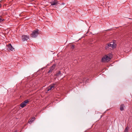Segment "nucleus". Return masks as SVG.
<instances>
[{
	"instance_id": "f257e3e1",
	"label": "nucleus",
	"mask_w": 132,
	"mask_h": 132,
	"mask_svg": "<svg viewBox=\"0 0 132 132\" xmlns=\"http://www.w3.org/2000/svg\"><path fill=\"white\" fill-rule=\"evenodd\" d=\"M39 34V30L38 29L32 31V33L30 35V36L32 38H36Z\"/></svg>"
},
{
	"instance_id": "f03ea898",
	"label": "nucleus",
	"mask_w": 132,
	"mask_h": 132,
	"mask_svg": "<svg viewBox=\"0 0 132 132\" xmlns=\"http://www.w3.org/2000/svg\"><path fill=\"white\" fill-rule=\"evenodd\" d=\"M116 42V41L114 40L113 41V42H111L110 43H109L107 44V45H108L109 46V47H111L112 48H113V47H115L116 46V44H114V42Z\"/></svg>"
},
{
	"instance_id": "7ed1b4c3",
	"label": "nucleus",
	"mask_w": 132,
	"mask_h": 132,
	"mask_svg": "<svg viewBox=\"0 0 132 132\" xmlns=\"http://www.w3.org/2000/svg\"><path fill=\"white\" fill-rule=\"evenodd\" d=\"M29 38V36H28L23 35L22 36V39L23 41H27Z\"/></svg>"
},
{
	"instance_id": "20e7f679",
	"label": "nucleus",
	"mask_w": 132,
	"mask_h": 132,
	"mask_svg": "<svg viewBox=\"0 0 132 132\" xmlns=\"http://www.w3.org/2000/svg\"><path fill=\"white\" fill-rule=\"evenodd\" d=\"M6 46L10 50L12 51L14 50V48L12 46L11 44L7 45Z\"/></svg>"
},
{
	"instance_id": "39448f33",
	"label": "nucleus",
	"mask_w": 132,
	"mask_h": 132,
	"mask_svg": "<svg viewBox=\"0 0 132 132\" xmlns=\"http://www.w3.org/2000/svg\"><path fill=\"white\" fill-rule=\"evenodd\" d=\"M58 1H56L55 0L50 2L52 5H55L57 4Z\"/></svg>"
},
{
	"instance_id": "423d86ee",
	"label": "nucleus",
	"mask_w": 132,
	"mask_h": 132,
	"mask_svg": "<svg viewBox=\"0 0 132 132\" xmlns=\"http://www.w3.org/2000/svg\"><path fill=\"white\" fill-rule=\"evenodd\" d=\"M125 107L124 105L123 104H122L120 106V110L121 111H123L124 110V108Z\"/></svg>"
},
{
	"instance_id": "0eeeda50",
	"label": "nucleus",
	"mask_w": 132,
	"mask_h": 132,
	"mask_svg": "<svg viewBox=\"0 0 132 132\" xmlns=\"http://www.w3.org/2000/svg\"><path fill=\"white\" fill-rule=\"evenodd\" d=\"M101 62H106V58H105V55L102 58Z\"/></svg>"
},
{
	"instance_id": "6e6552de",
	"label": "nucleus",
	"mask_w": 132,
	"mask_h": 132,
	"mask_svg": "<svg viewBox=\"0 0 132 132\" xmlns=\"http://www.w3.org/2000/svg\"><path fill=\"white\" fill-rule=\"evenodd\" d=\"M105 58H106V62L109 61L111 60V57H109L108 56H107L106 55H105Z\"/></svg>"
},
{
	"instance_id": "1a4fd4ad",
	"label": "nucleus",
	"mask_w": 132,
	"mask_h": 132,
	"mask_svg": "<svg viewBox=\"0 0 132 132\" xmlns=\"http://www.w3.org/2000/svg\"><path fill=\"white\" fill-rule=\"evenodd\" d=\"M61 71H59L58 72H56V74L55 75V76L56 77H58L60 75H61Z\"/></svg>"
},
{
	"instance_id": "9d476101",
	"label": "nucleus",
	"mask_w": 132,
	"mask_h": 132,
	"mask_svg": "<svg viewBox=\"0 0 132 132\" xmlns=\"http://www.w3.org/2000/svg\"><path fill=\"white\" fill-rule=\"evenodd\" d=\"M35 119V117H34L33 118H32L31 119V120H29L28 122L29 123L31 124V123L32 122H33Z\"/></svg>"
},
{
	"instance_id": "9b49d317",
	"label": "nucleus",
	"mask_w": 132,
	"mask_h": 132,
	"mask_svg": "<svg viewBox=\"0 0 132 132\" xmlns=\"http://www.w3.org/2000/svg\"><path fill=\"white\" fill-rule=\"evenodd\" d=\"M26 105V104H24L23 102L20 105V106L22 108H23Z\"/></svg>"
},
{
	"instance_id": "f8f14e48",
	"label": "nucleus",
	"mask_w": 132,
	"mask_h": 132,
	"mask_svg": "<svg viewBox=\"0 0 132 132\" xmlns=\"http://www.w3.org/2000/svg\"><path fill=\"white\" fill-rule=\"evenodd\" d=\"M56 65V64L55 63L54 64H53L50 68L51 69V70H53L55 69V66Z\"/></svg>"
},
{
	"instance_id": "ddd939ff",
	"label": "nucleus",
	"mask_w": 132,
	"mask_h": 132,
	"mask_svg": "<svg viewBox=\"0 0 132 132\" xmlns=\"http://www.w3.org/2000/svg\"><path fill=\"white\" fill-rule=\"evenodd\" d=\"M53 88V86H51L50 85V86H49L48 88L47 91H49V90H51L52 89V88Z\"/></svg>"
},
{
	"instance_id": "4468645a",
	"label": "nucleus",
	"mask_w": 132,
	"mask_h": 132,
	"mask_svg": "<svg viewBox=\"0 0 132 132\" xmlns=\"http://www.w3.org/2000/svg\"><path fill=\"white\" fill-rule=\"evenodd\" d=\"M51 86H53V87H56L57 86L56 83H54L53 84H51Z\"/></svg>"
},
{
	"instance_id": "2eb2a0df",
	"label": "nucleus",
	"mask_w": 132,
	"mask_h": 132,
	"mask_svg": "<svg viewBox=\"0 0 132 132\" xmlns=\"http://www.w3.org/2000/svg\"><path fill=\"white\" fill-rule=\"evenodd\" d=\"M128 126H127V127H126V128L125 129L124 132H128Z\"/></svg>"
},
{
	"instance_id": "dca6fc26",
	"label": "nucleus",
	"mask_w": 132,
	"mask_h": 132,
	"mask_svg": "<svg viewBox=\"0 0 132 132\" xmlns=\"http://www.w3.org/2000/svg\"><path fill=\"white\" fill-rule=\"evenodd\" d=\"M109 46L107 44L105 46V48L106 50H107L108 48H109Z\"/></svg>"
},
{
	"instance_id": "f3484780",
	"label": "nucleus",
	"mask_w": 132,
	"mask_h": 132,
	"mask_svg": "<svg viewBox=\"0 0 132 132\" xmlns=\"http://www.w3.org/2000/svg\"><path fill=\"white\" fill-rule=\"evenodd\" d=\"M29 102V101H28V100H27L23 101V102L24 104H26L28 103Z\"/></svg>"
},
{
	"instance_id": "a211bd4d",
	"label": "nucleus",
	"mask_w": 132,
	"mask_h": 132,
	"mask_svg": "<svg viewBox=\"0 0 132 132\" xmlns=\"http://www.w3.org/2000/svg\"><path fill=\"white\" fill-rule=\"evenodd\" d=\"M106 55H107V56H108L109 57H111V59L112 58V54H111V53H110L109 54H108Z\"/></svg>"
},
{
	"instance_id": "6ab92c4d",
	"label": "nucleus",
	"mask_w": 132,
	"mask_h": 132,
	"mask_svg": "<svg viewBox=\"0 0 132 132\" xmlns=\"http://www.w3.org/2000/svg\"><path fill=\"white\" fill-rule=\"evenodd\" d=\"M75 45L73 44V45H71V48L72 49H73L75 48Z\"/></svg>"
},
{
	"instance_id": "aec40b11",
	"label": "nucleus",
	"mask_w": 132,
	"mask_h": 132,
	"mask_svg": "<svg viewBox=\"0 0 132 132\" xmlns=\"http://www.w3.org/2000/svg\"><path fill=\"white\" fill-rule=\"evenodd\" d=\"M53 70L51 69L50 68V70H49L48 71V73H52V72Z\"/></svg>"
},
{
	"instance_id": "412c9836",
	"label": "nucleus",
	"mask_w": 132,
	"mask_h": 132,
	"mask_svg": "<svg viewBox=\"0 0 132 132\" xmlns=\"http://www.w3.org/2000/svg\"><path fill=\"white\" fill-rule=\"evenodd\" d=\"M4 20V19H2V18H0V22L3 21Z\"/></svg>"
},
{
	"instance_id": "4be33fe9",
	"label": "nucleus",
	"mask_w": 132,
	"mask_h": 132,
	"mask_svg": "<svg viewBox=\"0 0 132 132\" xmlns=\"http://www.w3.org/2000/svg\"><path fill=\"white\" fill-rule=\"evenodd\" d=\"M13 132H17V130H15Z\"/></svg>"
},
{
	"instance_id": "5701e85b",
	"label": "nucleus",
	"mask_w": 132,
	"mask_h": 132,
	"mask_svg": "<svg viewBox=\"0 0 132 132\" xmlns=\"http://www.w3.org/2000/svg\"><path fill=\"white\" fill-rule=\"evenodd\" d=\"M45 68V67L44 68H43L41 69H43L44 68Z\"/></svg>"
},
{
	"instance_id": "b1692460",
	"label": "nucleus",
	"mask_w": 132,
	"mask_h": 132,
	"mask_svg": "<svg viewBox=\"0 0 132 132\" xmlns=\"http://www.w3.org/2000/svg\"><path fill=\"white\" fill-rule=\"evenodd\" d=\"M115 43H116V42H114V44H116Z\"/></svg>"
},
{
	"instance_id": "393cba45",
	"label": "nucleus",
	"mask_w": 132,
	"mask_h": 132,
	"mask_svg": "<svg viewBox=\"0 0 132 132\" xmlns=\"http://www.w3.org/2000/svg\"><path fill=\"white\" fill-rule=\"evenodd\" d=\"M101 117H102V116H101V117L100 118H101Z\"/></svg>"
},
{
	"instance_id": "a878e982",
	"label": "nucleus",
	"mask_w": 132,
	"mask_h": 132,
	"mask_svg": "<svg viewBox=\"0 0 132 132\" xmlns=\"http://www.w3.org/2000/svg\"><path fill=\"white\" fill-rule=\"evenodd\" d=\"M111 30L110 29H109V30Z\"/></svg>"
},
{
	"instance_id": "bb28decb",
	"label": "nucleus",
	"mask_w": 132,
	"mask_h": 132,
	"mask_svg": "<svg viewBox=\"0 0 132 132\" xmlns=\"http://www.w3.org/2000/svg\"><path fill=\"white\" fill-rule=\"evenodd\" d=\"M1 7V5H0V7Z\"/></svg>"
}]
</instances>
